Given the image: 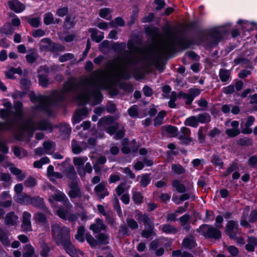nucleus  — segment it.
I'll return each instance as SVG.
<instances>
[{
	"mask_svg": "<svg viewBox=\"0 0 257 257\" xmlns=\"http://www.w3.org/2000/svg\"><path fill=\"white\" fill-rule=\"evenodd\" d=\"M252 141L250 138H243L237 141V144L240 146H248L251 145Z\"/></svg>",
	"mask_w": 257,
	"mask_h": 257,
	"instance_id": "63",
	"label": "nucleus"
},
{
	"mask_svg": "<svg viewBox=\"0 0 257 257\" xmlns=\"http://www.w3.org/2000/svg\"><path fill=\"white\" fill-rule=\"evenodd\" d=\"M256 245L257 237L250 236L248 238V243L245 245V248L248 251L253 252Z\"/></svg>",
	"mask_w": 257,
	"mask_h": 257,
	"instance_id": "27",
	"label": "nucleus"
},
{
	"mask_svg": "<svg viewBox=\"0 0 257 257\" xmlns=\"http://www.w3.org/2000/svg\"><path fill=\"white\" fill-rule=\"evenodd\" d=\"M29 96L32 102H39V104L34 107L35 109L44 111H48L50 105H55L65 99L64 92L57 90H54L51 95H36L34 91H31Z\"/></svg>",
	"mask_w": 257,
	"mask_h": 257,
	"instance_id": "1",
	"label": "nucleus"
},
{
	"mask_svg": "<svg viewBox=\"0 0 257 257\" xmlns=\"http://www.w3.org/2000/svg\"><path fill=\"white\" fill-rule=\"evenodd\" d=\"M128 115L133 118H136L138 116V106L137 105H133L127 110Z\"/></svg>",
	"mask_w": 257,
	"mask_h": 257,
	"instance_id": "64",
	"label": "nucleus"
},
{
	"mask_svg": "<svg viewBox=\"0 0 257 257\" xmlns=\"http://www.w3.org/2000/svg\"><path fill=\"white\" fill-rule=\"evenodd\" d=\"M162 133L166 132L171 137H176L178 135V127L170 124L163 125L161 127Z\"/></svg>",
	"mask_w": 257,
	"mask_h": 257,
	"instance_id": "22",
	"label": "nucleus"
},
{
	"mask_svg": "<svg viewBox=\"0 0 257 257\" xmlns=\"http://www.w3.org/2000/svg\"><path fill=\"white\" fill-rule=\"evenodd\" d=\"M27 250L23 252V257H32L35 253V249L31 244L26 245Z\"/></svg>",
	"mask_w": 257,
	"mask_h": 257,
	"instance_id": "61",
	"label": "nucleus"
},
{
	"mask_svg": "<svg viewBox=\"0 0 257 257\" xmlns=\"http://www.w3.org/2000/svg\"><path fill=\"white\" fill-rule=\"evenodd\" d=\"M41 248L40 255L43 257H47L51 250L48 244L46 242H44L41 245Z\"/></svg>",
	"mask_w": 257,
	"mask_h": 257,
	"instance_id": "56",
	"label": "nucleus"
},
{
	"mask_svg": "<svg viewBox=\"0 0 257 257\" xmlns=\"http://www.w3.org/2000/svg\"><path fill=\"white\" fill-rule=\"evenodd\" d=\"M78 87V84L76 83V79L73 77L69 78L63 84L64 89L66 92H71L76 90Z\"/></svg>",
	"mask_w": 257,
	"mask_h": 257,
	"instance_id": "21",
	"label": "nucleus"
},
{
	"mask_svg": "<svg viewBox=\"0 0 257 257\" xmlns=\"http://www.w3.org/2000/svg\"><path fill=\"white\" fill-rule=\"evenodd\" d=\"M72 151L73 154L77 155L82 151V149L77 143V141L73 139L71 142Z\"/></svg>",
	"mask_w": 257,
	"mask_h": 257,
	"instance_id": "53",
	"label": "nucleus"
},
{
	"mask_svg": "<svg viewBox=\"0 0 257 257\" xmlns=\"http://www.w3.org/2000/svg\"><path fill=\"white\" fill-rule=\"evenodd\" d=\"M237 169H238V164L237 163L233 162L229 165L228 168L222 174V177L226 178L229 176L232 172L235 171Z\"/></svg>",
	"mask_w": 257,
	"mask_h": 257,
	"instance_id": "44",
	"label": "nucleus"
},
{
	"mask_svg": "<svg viewBox=\"0 0 257 257\" xmlns=\"http://www.w3.org/2000/svg\"><path fill=\"white\" fill-rule=\"evenodd\" d=\"M141 40L140 39L139 37L137 35L135 37V38L133 40H129L127 42V47L129 49H137L138 48L135 45V44L139 45L141 44Z\"/></svg>",
	"mask_w": 257,
	"mask_h": 257,
	"instance_id": "47",
	"label": "nucleus"
},
{
	"mask_svg": "<svg viewBox=\"0 0 257 257\" xmlns=\"http://www.w3.org/2000/svg\"><path fill=\"white\" fill-rule=\"evenodd\" d=\"M145 32L147 35L156 37L159 35V29L157 27H147L145 28Z\"/></svg>",
	"mask_w": 257,
	"mask_h": 257,
	"instance_id": "51",
	"label": "nucleus"
},
{
	"mask_svg": "<svg viewBox=\"0 0 257 257\" xmlns=\"http://www.w3.org/2000/svg\"><path fill=\"white\" fill-rule=\"evenodd\" d=\"M68 187L69 191L68 192V195L71 199L82 197V193L77 182L71 181L69 183Z\"/></svg>",
	"mask_w": 257,
	"mask_h": 257,
	"instance_id": "13",
	"label": "nucleus"
},
{
	"mask_svg": "<svg viewBox=\"0 0 257 257\" xmlns=\"http://www.w3.org/2000/svg\"><path fill=\"white\" fill-rule=\"evenodd\" d=\"M182 246L189 250L195 248L197 246L195 236L192 234L185 236L182 240Z\"/></svg>",
	"mask_w": 257,
	"mask_h": 257,
	"instance_id": "16",
	"label": "nucleus"
},
{
	"mask_svg": "<svg viewBox=\"0 0 257 257\" xmlns=\"http://www.w3.org/2000/svg\"><path fill=\"white\" fill-rule=\"evenodd\" d=\"M27 23L34 28H38L41 24L40 19L39 17L30 18Z\"/></svg>",
	"mask_w": 257,
	"mask_h": 257,
	"instance_id": "59",
	"label": "nucleus"
},
{
	"mask_svg": "<svg viewBox=\"0 0 257 257\" xmlns=\"http://www.w3.org/2000/svg\"><path fill=\"white\" fill-rule=\"evenodd\" d=\"M172 170L177 175H181L185 173V169L180 164H174L171 166Z\"/></svg>",
	"mask_w": 257,
	"mask_h": 257,
	"instance_id": "45",
	"label": "nucleus"
},
{
	"mask_svg": "<svg viewBox=\"0 0 257 257\" xmlns=\"http://www.w3.org/2000/svg\"><path fill=\"white\" fill-rule=\"evenodd\" d=\"M8 5L12 11L16 13H20L25 9V6L19 0H10L8 2Z\"/></svg>",
	"mask_w": 257,
	"mask_h": 257,
	"instance_id": "18",
	"label": "nucleus"
},
{
	"mask_svg": "<svg viewBox=\"0 0 257 257\" xmlns=\"http://www.w3.org/2000/svg\"><path fill=\"white\" fill-rule=\"evenodd\" d=\"M18 216L15 215L14 212H11L7 214L5 217V222L7 225H14L16 223L15 219H17Z\"/></svg>",
	"mask_w": 257,
	"mask_h": 257,
	"instance_id": "36",
	"label": "nucleus"
},
{
	"mask_svg": "<svg viewBox=\"0 0 257 257\" xmlns=\"http://www.w3.org/2000/svg\"><path fill=\"white\" fill-rule=\"evenodd\" d=\"M163 57L162 55L157 56L156 55H153L151 57H146L145 58V60H151L154 62V64L156 65L157 68L158 69L160 72H163L164 68L163 66L160 63V61L162 60Z\"/></svg>",
	"mask_w": 257,
	"mask_h": 257,
	"instance_id": "23",
	"label": "nucleus"
},
{
	"mask_svg": "<svg viewBox=\"0 0 257 257\" xmlns=\"http://www.w3.org/2000/svg\"><path fill=\"white\" fill-rule=\"evenodd\" d=\"M66 177L70 180H71L72 181H74L77 178V174L73 166L69 167L66 171Z\"/></svg>",
	"mask_w": 257,
	"mask_h": 257,
	"instance_id": "50",
	"label": "nucleus"
},
{
	"mask_svg": "<svg viewBox=\"0 0 257 257\" xmlns=\"http://www.w3.org/2000/svg\"><path fill=\"white\" fill-rule=\"evenodd\" d=\"M35 221L39 224H45L47 223L48 220L46 215L42 212L37 213L34 216Z\"/></svg>",
	"mask_w": 257,
	"mask_h": 257,
	"instance_id": "42",
	"label": "nucleus"
},
{
	"mask_svg": "<svg viewBox=\"0 0 257 257\" xmlns=\"http://www.w3.org/2000/svg\"><path fill=\"white\" fill-rule=\"evenodd\" d=\"M0 241L5 245H9L10 244L9 237L5 231L2 228H0Z\"/></svg>",
	"mask_w": 257,
	"mask_h": 257,
	"instance_id": "48",
	"label": "nucleus"
},
{
	"mask_svg": "<svg viewBox=\"0 0 257 257\" xmlns=\"http://www.w3.org/2000/svg\"><path fill=\"white\" fill-rule=\"evenodd\" d=\"M39 55L37 52H33L26 56V61L29 64H33L38 59Z\"/></svg>",
	"mask_w": 257,
	"mask_h": 257,
	"instance_id": "55",
	"label": "nucleus"
},
{
	"mask_svg": "<svg viewBox=\"0 0 257 257\" xmlns=\"http://www.w3.org/2000/svg\"><path fill=\"white\" fill-rule=\"evenodd\" d=\"M151 174L148 173L144 174L142 176L140 181V186L141 187L145 188L147 187L151 182Z\"/></svg>",
	"mask_w": 257,
	"mask_h": 257,
	"instance_id": "43",
	"label": "nucleus"
},
{
	"mask_svg": "<svg viewBox=\"0 0 257 257\" xmlns=\"http://www.w3.org/2000/svg\"><path fill=\"white\" fill-rule=\"evenodd\" d=\"M132 199L136 204H140L143 202V197L140 192H136L133 194Z\"/></svg>",
	"mask_w": 257,
	"mask_h": 257,
	"instance_id": "62",
	"label": "nucleus"
},
{
	"mask_svg": "<svg viewBox=\"0 0 257 257\" xmlns=\"http://www.w3.org/2000/svg\"><path fill=\"white\" fill-rule=\"evenodd\" d=\"M184 124L186 125L194 128L197 127L199 125L197 118L196 116H191L187 118L184 121Z\"/></svg>",
	"mask_w": 257,
	"mask_h": 257,
	"instance_id": "35",
	"label": "nucleus"
},
{
	"mask_svg": "<svg viewBox=\"0 0 257 257\" xmlns=\"http://www.w3.org/2000/svg\"><path fill=\"white\" fill-rule=\"evenodd\" d=\"M52 237L57 246H62L71 240V231L69 227L59 224L51 226Z\"/></svg>",
	"mask_w": 257,
	"mask_h": 257,
	"instance_id": "4",
	"label": "nucleus"
},
{
	"mask_svg": "<svg viewBox=\"0 0 257 257\" xmlns=\"http://www.w3.org/2000/svg\"><path fill=\"white\" fill-rule=\"evenodd\" d=\"M38 78L39 84L40 86L44 88L48 86L49 84V79L47 75L43 74H41L38 75Z\"/></svg>",
	"mask_w": 257,
	"mask_h": 257,
	"instance_id": "49",
	"label": "nucleus"
},
{
	"mask_svg": "<svg viewBox=\"0 0 257 257\" xmlns=\"http://www.w3.org/2000/svg\"><path fill=\"white\" fill-rule=\"evenodd\" d=\"M14 29L10 24H5L0 29L2 34L11 35L13 34Z\"/></svg>",
	"mask_w": 257,
	"mask_h": 257,
	"instance_id": "52",
	"label": "nucleus"
},
{
	"mask_svg": "<svg viewBox=\"0 0 257 257\" xmlns=\"http://www.w3.org/2000/svg\"><path fill=\"white\" fill-rule=\"evenodd\" d=\"M53 198L56 201L62 202L64 204L69 203V200L65 194L59 190L56 191V193L53 196Z\"/></svg>",
	"mask_w": 257,
	"mask_h": 257,
	"instance_id": "28",
	"label": "nucleus"
},
{
	"mask_svg": "<svg viewBox=\"0 0 257 257\" xmlns=\"http://www.w3.org/2000/svg\"><path fill=\"white\" fill-rule=\"evenodd\" d=\"M110 49L117 53H120L123 51V57H118V59L120 60H124L126 62V65H137L139 63V61L136 59H130L128 55L131 53V52H128L125 50V43L122 42H113L111 45Z\"/></svg>",
	"mask_w": 257,
	"mask_h": 257,
	"instance_id": "6",
	"label": "nucleus"
},
{
	"mask_svg": "<svg viewBox=\"0 0 257 257\" xmlns=\"http://www.w3.org/2000/svg\"><path fill=\"white\" fill-rule=\"evenodd\" d=\"M172 185L175 188L177 191L180 193H184L186 191V188L185 185L181 183L178 179L173 180Z\"/></svg>",
	"mask_w": 257,
	"mask_h": 257,
	"instance_id": "30",
	"label": "nucleus"
},
{
	"mask_svg": "<svg viewBox=\"0 0 257 257\" xmlns=\"http://www.w3.org/2000/svg\"><path fill=\"white\" fill-rule=\"evenodd\" d=\"M240 231L241 228H239L238 221L230 220L226 224L224 232L230 239L235 240Z\"/></svg>",
	"mask_w": 257,
	"mask_h": 257,
	"instance_id": "9",
	"label": "nucleus"
},
{
	"mask_svg": "<svg viewBox=\"0 0 257 257\" xmlns=\"http://www.w3.org/2000/svg\"><path fill=\"white\" fill-rule=\"evenodd\" d=\"M31 218V214L30 213L27 211H24L23 213L21 227L24 232H27L32 230Z\"/></svg>",
	"mask_w": 257,
	"mask_h": 257,
	"instance_id": "17",
	"label": "nucleus"
},
{
	"mask_svg": "<svg viewBox=\"0 0 257 257\" xmlns=\"http://www.w3.org/2000/svg\"><path fill=\"white\" fill-rule=\"evenodd\" d=\"M156 234L155 227H151V226L145 227V229L143 230L141 232L142 237L145 238H149Z\"/></svg>",
	"mask_w": 257,
	"mask_h": 257,
	"instance_id": "32",
	"label": "nucleus"
},
{
	"mask_svg": "<svg viewBox=\"0 0 257 257\" xmlns=\"http://www.w3.org/2000/svg\"><path fill=\"white\" fill-rule=\"evenodd\" d=\"M238 25H241L242 28L247 29L248 31H252L253 28L257 26V23L254 22H249L244 20L239 19L237 22Z\"/></svg>",
	"mask_w": 257,
	"mask_h": 257,
	"instance_id": "26",
	"label": "nucleus"
},
{
	"mask_svg": "<svg viewBox=\"0 0 257 257\" xmlns=\"http://www.w3.org/2000/svg\"><path fill=\"white\" fill-rule=\"evenodd\" d=\"M97 29L96 28H90L88 32L91 33V38L96 43H99L103 39V35H97Z\"/></svg>",
	"mask_w": 257,
	"mask_h": 257,
	"instance_id": "33",
	"label": "nucleus"
},
{
	"mask_svg": "<svg viewBox=\"0 0 257 257\" xmlns=\"http://www.w3.org/2000/svg\"><path fill=\"white\" fill-rule=\"evenodd\" d=\"M15 200L20 204L31 205L33 207L45 210L46 206L44 199L39 196L31 197L26 193L15 196Z\"/></svg>",
	"mask_w": 257,
	"mask_h": 257,
	"instance_id": "5",
	"label": "nucleus"
},
{
	"mask_svg": "<svg viewBox=\"0 0 257 257\" xmlns=\"http://www.w3.org/2000/svg\"><path fill=\"white\" fill-rule=\"evenodd\" d=\"M154 219L152 217H150V215L148 213H145L143 218V222L145 225V227H155Z\"/></svg>",
	"mask_w": 257,
	"mask_h": 257,
	"instance_id": "37",
	"label": "nucleus"
},
{
	"mask_svg": "<svg viewBox=\"0 0 257 257\" xmlns=\"http://www.w3.org/2000/svg\"><path fill=\"white\" fill-rule=\"evenodd\" d=\"M207 36L211 38V40L207 42L204 45L205 49L207 50L210 51L213 49L223 39L221 31L216 28L209 30Z\"/></svg>",
	"mask_w": 257,
	"mask_h": 257,
	"instance_id": "7",
	"label": "nucleus"
},
{
	"mask_svg": "<svg viewBox=\"0 0 257 257\" xmlns=\"http://www.w3.org/2000/svg\"><path fill=\"white\" fill-rule=\"evenodd\" d=\"M162 231L166 234H176L178 232V229L174 225L166 224L162 225Z\"/></svg>",
	"mask_w": 257,
	"mask_h": 257,
	"instance_id": "29",
	"label": "nucleus"
},
{
	"mask_svg": "<svg viewBox=\"0 0 257 257\" xmlns=\"http://www.w3.org/2000/svg\"><path fill=\"white\" fill-rule=\"evenodd\" d=\"M200 229L202 230V234L207 238L219 240L221 238V231L219 228H215L214 226L203 224L200 225Z\"/></svg>",
	"mask_w": 257,
	"mask_h": 257,
	"instance_id": "8",
	"label": "nucleus"
},
{
	"mask_svg": "<svg viewBox=\"0 0 257 257\" xmlns=\"http://www.w3.org/2000/svg\"><path fill=\"white\" fill-rule=\"evenodd\" d=\"M62 246H63L65 252L71 257H79V254L81 255L83 254V252L81 250L77 249L75 247L72 243L71 240L63 245Z\"/></svg>",
	"mask_w": 257,
	"mask_h": 257,
	"instance_id": "14",
	"label": "nucleus"
},
{
	"mask_svg": "<svg viewBox=\"0 0 257 257\" xmlns=\"http://www.w3.org/2000/svg\"><path fill=\"white\" fill-rule=\"evenodd\" d=\"M196 117L198 123H207L211 120V116L207 112L199 114Z\"/></svg>",
	"mask_w": 257,
	"mask_h": 257,
	"instance_id": "34",
	"label": "nucleus"
},
{
	"mask_svg": "<svg viewBox=\"0 0 257 257\" xmlns=\"http://www.w3.org/2000/svg\"><path fill=\"white\" fill-rule=\"evenodd\" d=\"M109 24L112 28H115L117 26L123 27L125 25V21L121 17H117L114 20L111 21Z\"/></svg>",
	"mask_w": 257,
	"mask_h": 257,
	"instance_id": "41",
	"label": "nucleus"
},
{
	"mask_svg": "<svg viewBox=\"0 0 257 257\" xmlns=\"http://www.w3.org/2000/svg\"><path fill=\"white\" fill-rule=\"evenodd\" d=\"M75 18L73 17L72 19V17L70 15L66 16L64 20V24L65 25L69 26V29L73 28L75 26L76 22L75 21Z\"/></svg>",
	"mask_w": 257,
	"mask_h": 257,
	"instance_id": "54",
	"label": "nucleus"
},
{
	"mask_svg": "<svg viewBox=\"0 0 257 257\" xmlns=\"http://www.w3.org/2000/svg\"><path fill=\"white\" fill-rule=\"evenodd\" d=\"M15 126V119L7 120L4 122L0 121V131L2 130H12Z\"/></svg>",
	"mask_w": 257,
	"mask_h": 257,
	"instance_id": "25",
	"label": "nucleus"
},
{
	"mask_svg": "<svg viewBox=\"0 0 257 257\" xmlns=\"http://www.w3.org/2000/svg\"><path fill=\"white\" fill-rule=\"evenodd\" d=\"M94 191L96 195L99 199H102L105 197L108 196L109 192L107 189L105 188V185L101 183L97 185L94 189Z\"/></svg>",
	"mask_w": 257,
	"mask_h": 257,
	"instance_id": "20",
	"label": "nucleus"
},
{
	"mask_svg": "<svg viewBox=\"0 0 257 257\" xmlns=\"http://www.w3.org/2000/svg\"><path fill=\"white\" fill-rule=\"evenodd\" d=\"M21 88L23 90L28 91L31 84V81L28 78H22L20 80Z\"/></svg>",
	"mask_w": 257,
	"mask_h": 257,
	"instance_id": "57",
	"label": "nucleus"
},
{
	"mask_svg": "<svg viewBox=\"0 0 257 257\" xmlns=\"http://www.w3.org/2000/svg\"><path fill=\"white\" fill-rule=\"evenodd\" d=\"M41 42L45 43L48 44L44 46V48L46 49L47 51L51 52H62L64 51L65 47L64 45L52 42L51 39L49 38H45L41 40Z\"/></svg>",
	"mask_w": 257,
	"mask_h": 257,
	"instance_id": "12",
	"label": "nucleus"
},
{
	"mask_svg": "<svg viewBox=\"0 0 257 257\" xmlns=\"http://www.w3.org/2000/svg\"><path fill=\"white\" fill-rule=\"evenodd\" d=\"M97 238V245L98 244H107L109 243L108 236L103 233H99L96 236Z\"/></svg>",
	"mask_w": 257,
	"mask_h": 257,
	"instance_id": "40",
	"label": "nucleus"
},
{
	"mask_svg": "<svg viewBox=\"0 0 257 257\" xmlns=\"http://www.w3.org/2000/svg\"><path fill=\"white\" fill-rule=\"evenodd\" d=\"M133 76L137 80L143 79L144 77V75L140 72L138 69L134 68L132 71L126 70L123 72L120 75V79L129 80Z\"/></svg>",
	"mask_w": 257,
	"mask_h": 257,
	"instance_id": "15",
	"label": "nucleus"
},
{
	"mask_svg": "<svg viewBox=\"0 0 257 257\" xmlns=\"http://www.w3.org/2000/svg\"><path fill=\"white\" fill-rule=\"evenodd\" d=\"M85 227L83 226H80L78 227L75 237L76 240L80 242H83L85 241L84 235L85 233Z\"/></svg>",
	"mask_w": 257,
	"mask_h": 257,
	"instance_id": "38",
	"label": "nucleus"
},
{
	"mask_svg": "<svg viewBox=\"0 0 257 257\" xmlns=\"http://www.w3.org/2000/svg\"><path fill=\"white\" fill-rule=\"evenodd\" d=\"M240 133V131L239 129L236 128H228L225 130V134L228 137L230 138H234L237 136Z\"/></svg>",
	"mask_w": 257,
	"mask_h": 257,
	"instance_id": "60",
	"label": "nucleus"
},
{
	"mask_svg": "<svg viewBox=\"0 0 257 257\" xmlns=\"http://www.w3.org/2000/svg\"><path fill=\"white\" fill-rule=\"evenodd\" d=\"M44 24L45 25L48 26L54 24V19L53 15L51 12H48L44 14Z\"/></svg>",
	"mask_w": 257,
	"mask_h": 257,
	"instance_id": "46",
	"label": "nucleus"
},
{
	"mask_svg": "<svg viewBox=\"0 0 257 257\" xmlns=\"http://www.w3.org/2000/svg\"><path fill=\"white\" fill-rule=\"evenodd\" d=\"M231 72L229 70L221 68L219 71V77L221 82H226L231 80Z\"/></svg>",
	"mask_w": 257,
	"mask_h": 257,
	"instance_id": "24",
	"label": "nucleus"
},
{
	"mask_svg": "<svg viewBox=\"0 0 257 257\" xmlns=\"http://www.w3.org/2000/svg\"><path fill=\"white\" fill-rule=\"evenodd\" d=\"M23 104L21 101H16L14 102V108L16 111L15 117L13 119H15V124L17 122L23 118L24 112L23 111Z\"/></svg>",
	"mask_w": 257,
	"mask_h": 257,
	"instance_id": "19",
	"label": "nucleus"
},
{
	"mask_svg": "<svg viewBox=\"0 0 257 257\" xmlns=\"http://www.w3.org/2000/svg\"><path fill=\"white\" fill-rule=\"evenodd\" d=\"M211 162L215 167H219L220 169L223 168L224 163L220 157L217 155H213L212 156Z\"/></svg>",
	"mask_w": 257,
	"mask_h": 257,
	"instance_id": "39",
	"label": "nucleus"
},
{
	"mask_svg": "<svg viewBox=\"0 0 257 257\" xmlns=\"http://www.w3.org/2000/svg\"><path fill=\"white\" fill-rule=\"evenodd\" d=\"M138 11L135 10L133 11L132 14L130 16V20L127 23V25L128 27H132L135 23V22L138 20Z\"/></svg>",
	"mask_w": 257,
	"mask_h": 257,
	"instance_id": "58",
	"label": "nucleus"
},
{
	"mask_svg": "<svg viewBox=\"0 0 257 257\" xmlns=\"http://www.w3.org/2000/svg\"><path fill=\"white\" fill-rule=\"evenodd\" d=\"M27 122L28 123H33L37 130L49 131L50 133H52L54 129L53 124L47 118L35 121L32 118H28L27 119Z\"/></svg>",
	"mask_w": 257,
	"mask_h": 257,
	"instance_id": "11",
	"label": "nucleus"
},
{
	"mask_svg": "<svg viewBox=\"0 0 257 257\" xmlns=\"http://www.w3.org/2000/svg\"><path fill=\"white\" fill-rule=\"evenodd\" d=\"M205 35H203L198 39L197 41L192 38H186L183 35H180L177 36L176 43H171L170 47L167 48L168 53L166 54L167 57L170 55L173 56V55L178 52H182L185 50L189 49L192 45H199L204 42V37ZM167 58L166 59H168Z\"/></svg>",
	"mask_w": 257,
	"mask_h": 257,
	"instance_id": "2",
	"label": "nucleus"
},
{
	"mask_svg": "<svg viewBox=\"0 0 257 257\" xmlns=\"http://www.w3.org/2000/svg\"><path fill=\"white\" fill-rule=\"evenodd\" d=\"M20 133H19L16 137V139L18 140H22L24 137V133H27L30 138L33 137L35 131L37 130L33 123H28L27 119L20 126L19 128Z\"/></svg>",
	"mask_w": 257,
	"mask_h": 257,
	"instance_id": "10",
	"label": "nucleus"
},
{
	"mask_svg": "<svg viewBox=\"0 0 257 257\" xmlns=\"http://www.w3.org/2000/svg\"><path fill=\"white\" fill-rule=\"evenodd\" d=\"M90 88H86L85 91L82 92L77 96V99L79 102V105H85L90 100L91 97L94 99V102L95 104H99L101 103L103 100V95L100 91L101 87L98 84H94L91 85Z\"/></svg>",
	"mask_w": 257,
	"mask_h": 257,
	"instance_id": "3",
	"label": "nucleus"
},
{
	"mask_svg": "<svg viewBox=\"0 0 257 257\" xmlns=\"http://www.w3.org/2000/svg\"><path fill=\"white\" fill-rule=\"evenodd\" d=\"M118 84L119 88L126 92L131 93L134 91L133 85L131 82H120L119 80H117L116 84Z\"/></svg>",
	"mask_w": 257,
	"mask_h": 257,
	"instance_id": "31",
	"label": "nucleus"
}]
</instances>
